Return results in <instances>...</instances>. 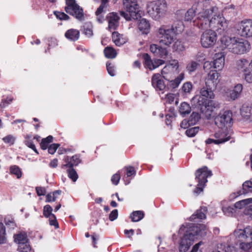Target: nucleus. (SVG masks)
Returning <instances> with one entry per match:
<instances>
[{
	"label": "nucleus",
	"instance_id": "ddd939ff",
	"mask_svg": "<svg viewBox=\"0 0 252 252\" xmlns=\"http://www.w3.org/2000/svg\"><path fill=\"white\" fill-rule=\"evenodd\" d=\"M217 41V34L212 30H207L203 32L200 38L201 45L204 48H209L214 46Z\"/></svg>",
	"mask_w": 252,
	"mask_h": 252
},
{
	"label": "nucleus",
	"instance_id": "72a5a7b5",
	"mask_svg": "<svg viewBox=\"0 0 252 252\" xmlns=\"http://www.w3.org/2000/svg\"><path fill=\"white\" fill-rule=\"evenodd\" d=\"M206 211V207H204L200 210H197L196 213L193 214L189 218L191 221H194L195 219H198L202 220L205 218V212Z\"/></svg>",
	"mask_w": 252,
	"mask_h": 252
},
{
	"label": "nucleus",
	"instance_id": "0eeeda50",
	"mask_svg": "<svg viewBox=\"0 0 252 252\" xmlns=\"http://www.w3.org/2000/svg\"><path fill=\"white\" fill-rule=\"evenodd\" d=\"M157 36L160 44L169 46L174 41L175 35L169 26H162L158 31Z\"/></svg>",
	"mask_w": 252,
	"mask_h": 252
},
{
	"label": "nucleus",
	"instance_id": "423d86ee",
	"mask_svg": "<svg viewBox=\"0 0 252 252\" xmlns=\"http://www.w3.org/2000/svg\"><path fill=\"white\" fill-rule=\"evenodd\" d=\"M195 179L197 181V186L194 190V192L199 194L203 191L205 184L208 182L207 178L212 175V171L206 166H204L197 169L195 173Z\"/></svg>",
	"mask_w": 252,
	"mask_h": 252
},
{
	"label": "nucleus",
	"instance_id": "39448f33",
	"mask_svg": "<svg viewBox=\"0 0 252 252\" xmlns=\"http://www.w3.org/2000/svg\"><path fill=\"white\" fill-rule=\"evenodd\" d=\"M123 5L126 12L121 11V15L126 20H136L140 17L137 0H123Z\"/></svg>",
	"mask_w": 252,
	"mask_h": 252
},
{
	"label": "nucleus",
	"instance_id": "774afa93",
	"mask_svg": "<svg viewBox=\"0 0 252 252\" xmlns=\"http://www.w3.org/2000/svg\"><path fill=\"white\" fill-rule=\"evenodd\" d=\"M118 216V211L117 209H115L113 210L111 213L109 215V220L111 221H113L115 220L117 218Z\"/></svg>",
	"mask_w": 252,
	"mask_h": 252
},
{
	"label": "nucleus",
	"instance_id": "2f4dec72",
	"mask_svg": "<svg viewBox=\"0 0 252 252\" xmlns=\"http://www.w3.org/2000/svg\"><path fill=\"white\" fill-rule=\"evenodd\" d=\"M174 70H173L169 66L166 65L161 70V74L162 77L165 80L169 81L174 74Z\"/></svg>",
	"mask_w": 252,
	"mask_h": 252
},
{
	"label": "nucleus",
	"instance_id": "4be33fe9",
	"mask_svg": "<svg viewBox=\"0 0 252 252\" xmlns=\"http://www.w3.org/2000/svg\"><path fill=\"white\" fill-rule=\"evenodd\" d=\"M224 54L221 52L216 54L213 61L214 67L219 71L221 70L224 67Z\"/></svg>",
	"mask_w": 252,
	"mask_h": 252
},
{
	"label": "nucleus",
	"instance_id": "052dcab7",
	"mask_svg": "<svg viewBox=\"0 0 252 252\" xmlns=\"http://www.w3.org/2000/svg\"><path fill=\"white\" fill-rule=\"evenodd\" d=\"M54 14L56 17L60 20H67L69 18V16L63 12L56 11L54 12Z\"/></svg>",
	"mask_w": 252,
	"mask_h": 252
},
{
	"label": "nucleus",
	"instance_id": "cd10ccee",
	"mask_svg": "<svg viewBox=\"0 0 252 252\" xmlns=\"http://www.w3.org/2000/svg\"><path fill=\"white\" fill-rule=\"evenodd\" d=\"M138 27L143 33L147 34L150 32V25L149 21L146 19L142 18L140 19Z\"/></svg>",
	"mask_w": 252,
	"mask_h": 252
},
{
	"label": "nucleus",
	"instance_id": "dca6fc26",
	"mask_svg": "<svg viewBox=\"0 0 252 252\" xmlns=\"http://www.w3.org/2000/svg\"><path fill=\"white\" fill-rule=\"evenodd\" d=\"M220 74L215 70L210 71L205 78V85L215 89L220 82Z\"/></svg>",
	"mask_w": 252,
	"mask_h": 252
},
{
	"label": "nucleus",
	"instance_id": "69168bd1",
	"mask_svg": "<svg viewBox=\"0 0 252 252\" xmlns=\"http://www.w3.org/2000/svg\"><path fill=\"white\" fill-rule=\"evenodd\" d=\"M249 63V62L245 59L239 60L238 62V65L240 68H243L246 67Z\"/></svg>",
	"mask_w": 252,
	"mask_h": 252
},
{
	"label": "nucleus",
	"instance_id": "3c124183",
	"mask_svg": "<svg viewBox=\"0 0 252 252\" xmlns=\"http://www.w3.org/2000/svg\"><path fill=\"white\" fill-rule=\"evenodd\" d=\"M10 171L11 174L15 175L17 178H20L22 176V172L20 168L16 165L11 166Z\"/></svg>",
	"mask_w": 252,
	"mask_h": 252
},
{
	"label": "nucleus",
	"instance_id": "4d7b16f0",
	"mask_svg": "<svg viewBox=\"0 0 252 252\" xmlns=\"http://www.w3.org/2000/svg\"><path fill=\"white\" fill-rule=\"evenodd\" d=\"M192 89V85L191 82L185 83L182 88V91L185 93H190Z\"/></svg>",
	"mask_w": 252,
	"mask_h": 252
},
{
	"label": "nucleus",
	"instance_id": "58836bf2",
	"mask_svg": "<svg viewBox=\"0 0 252 252\" xmlns=\"http://www.w3.org/2000/svg\"><path fill=\"white\" fill-rule=\"evenodd\" d=\"M144 216V213L141 211H136L132 212L130 215L131 220L133 222H137L141 220Z\"/></svg>",
	"mask_w": 252,
	"mask_h": 252
},
{
	"label": "nucleus",
	"instance_id": "bb28decb",
	"mask_svg": "<svg viewBox=\"0 0 252 252\" xmlns=\"http://www.w3.org/2000/svg\"><path fill=\"white\" fill-rule=\"evenodd\" d=\"M112 40L115 43V45L118 46L123 45L127 41V39L126 36L120 34L117 32H113Z\"/></svg>",
	"mask_w": 252,
	"mask_h": 252
},
{
	"label": "nucleus",
	"instance_id": "ea45409f",
	"mask_svg": "<svg viewBox=\"0 0 252 252\" xmlns=\"http://www.w3.org/2000/svg\"><path fill=\"white\" fill-rule=\"evenodd\" d=\"M104 53L106 58L109 59L115 58L117 55L116 51L111 47H107L104 50Z\"/></svg>",
	"mask_w": 252,
	"mask_h": 252
},
{
	"label": "nucleus",
	"instance_id": "79ce46f5",
	"mask_svg": "<svg viewBox=\"0 0 252 252\" xmlns=\"http://www.w3.org/2000/svg\"><path fill=\"white\" fill-rule=\"evenodd\" d=\"M61 193V191L60 190H56L53 193L51 192L48 193L46 196V202H50L55 201L57 196L60 195Z\"/></svg>",
	"mask_w": 252,
	"mask_h": 252
},
{
	"label": "nucleus",
	"instance_id": "f3484780",
	"mask_svg": "<svg viewBox=\"0 0 252 252\" xmlns=\"http://www.w3.org/2000/svg\"><path fill=\"white\" fill-rule=\"evenodd\" d=\"M53 209L49 205L44 206L43 214L45 218H49V223L51 225L54 226L56 228L59 227V224L57 222L55 215L52 214Z\"/></svg>",
	"mask_w": 252,
	"mask_h": 252
},
{
	"label": "nucleus",
	"instance_id": "1a4fd4ad",
	"mask_svg": "<svg viewBox=\"0 0 252 252\" xmlns=\"http://www.w3.org/2000/svg\"><path fill=\"white\" fill-rule=\"evenodd\" d=\"M215 123L219 128H231L232 114L228 110L221 111L215 118Z\"/></svg>",
	"mask_w": 252,
	"mask_h": 252
},
{
	"label": "nucleus",
	"instance_id": "5fc2aeb1",
	"mask_svg": "<svg viewBox=\"0 0 252 252\" xmlns=\"http://www.w3.org/2000/svg\"><path fill=\"white\" fill-rule=\"evenodd\" d=\"M162 99H164L166 103H171L175 99V94L172 93H168L164 96H161Z\"/></svg>",
	"mask_w": 252,
	"mask_h": 252
},
{
	"label": "nucleus",
	"instance_id": "864d4df0",
	"mask_svg": "<svg viewBox=\"0 0 252 252\" xmlns=\"http://www.w3.org/2000/svg\"><path fill=\"white\" fill-rule=\"evenodd\" d=\"M15 139V137L12 135H8L2 138L3 142L6 144H9V145H13Z\"/></svg>",
	"mask_w": 252,
	"mask_h": 252
},
{
	"label": "nucleus",
	"instance_id": "a878e982",
	"mask_svg": "<svg viewBox=\"0 0 252 252\" xmlns=\"http://www.w3.org/2000/svg\"><path fill=\"white\" fill-rule=\"evenodd\" d=\"M236 37H230L228 36H223L221 38L220 42L222 45V47L227 48L231 51V48L233 46V43L236 39Z\"/></svg>",
	"mask_w": 252,
	"mask_h": 252
},
{
	"label": "nucleus",
	"instance_id": "338daca9",
	"mask_svg": "<svg viewBox=\"0 0 252 252\" xmlns=\"http://www.w3.org/2000/svg\"><path fill=\"white\" fill-rule=\"evenodd\" d=\"M120 175L119 173H116L113 175L111 178V181L115 185H117L120 180Z\"/></svg>",
	"mask_w": 252,
	"mask_h": 252
},
{
	"label": "nucleus",
	"instance_id": "6ab92c4d",
	"mask_svg": "<svg viewBox=\"0 0 252 252\" xmlns=\"http://www.w3.org/2000/svg\"><path fill=\"white\" fill-rule=\"evenodd\" d=\"M152 85L157 90L163 91L165 88V85L160 74L156 73L153 75L152 78Z\"/></svg>",
	"mask_w": 252,
	"mask_h": 252
},
{
	"label": "nucleus",
	"instance_id": "f704fd0d",
	"mask_svg": "<svg viewBox=\"0 0 252 252\" xmlns=\"http://www.w3.org/2000/svg\"><path fill=\"white\" fill-rule=\"evenodd\" d=\"M179 111L180 114L184 117L191 112V107L189 103L183 102L180 105Z\"/></svg>",
	"mask_w": 252,
	"mask_h": 252
},
{
	"label": "nucleus",
	"instance_id": "aec40b11",
	"mask_svg": "<svg viewBox=\"0 0 252 252\" xmlns=\"http://www.w3.org/2000/svg\"><path fill=\"white\" fill-rule=\"evenodd\" d=\"M108 29L110 31L115 30L119 24V17L116 13L111 12L107 16Z\"/></svg>",
	"mask_w": 252,
	"mask_h": 252
},
{
	"label": "nucleus",
	"instance_id": "37998d69",
	"mask_svg": "<svg viewBox=\"0 0 252 252\" xmlns=\"http://www.w3.org/2000/svg\"><path fill=\"white\" fill-rule=\"evenodd\" d=\"M83 27V33L88 37L92 36L93 34L92 24L90 23H87Z\"/></svg>",
	"mask_w": 252,
	"mask_h": 252
},
{
	"label": "nucleus",
	"instance_id": "4c0bfd02",
	"mask_svg": "<svg viewBox=\"0 0 252 252\" xmlns=\"http://www.w3.org/2000/svg\"><path fill=\"white\" fill-rule=\"evenodd\" d=\"M172 49L174 51L178 52H183L185 50V47L181 40L174 38V41L173 42Z\"/></svg>",
	"mask_w": 252,
	"mask_h": 252
},
{
	"label": "nucleus",
	"instance_id": "9b49d317",
	"mask_svg": "<svg viewBox=\"0 0 252 252\" xmlns=\"http://www.w3.org/2000/svg\"><path fill=\"white\" fill-rule=\"evenodd\" d=\"M235 28L237 33L243 37H250L252 36V20H245L238 23Z\"/></svg>",
	"mask_w": 252,
	"mask_h": 252
},
{
	"label": "nucleus",
	"instance_id": "680f3d73",
	"mask_svg": "<svg viewBox=\"0 0 252 252\" xmlns=\"http://www.w3.org/2000/svg\"><path fill=\"white\" fill-rule=\"evenodd\" d=\"M135 172H136L134 168L132 166H129L126 168V175L127 177H130L131 176H134Z\"/></svg>",
	"mask_w": 252,
	"mask_h": 252
},
{
	"label": "nucleus",
	"instance_id": "2eb2a0df",
	"mask_svg": "<svg viewBox=\"0 0 252 252\" xmlns=\"http://www.w3.org/2000/svg\"><path fill=\"white\" fill-rule=\"evenodd\" d=\"M243 89V86L241 84H237L233 89L226 90L224 93V96L228 101H234L240 96Z\"/></svg>",
	"mask_w": 252,
	"mask_h": 252
},
{
	"label": "nucleus",
	"instance_id": "49530a36",
	"mask_svg": "<svg viewBox=\"0 0 252 252\" xmlns=\"http://www.w3.org/2000/svg\"><path fill=\"white\" fill-rule=\"evenodd\" d=\"M68 177L71 179L73 182H76L78 179V176L76 171L73 167L68 168L67 169Z\"/></svg>",
	"mask_w": 252,
	"mask_h": 252
},
{
	"label": "nucleus",
	"instance_id": "6e6d98bb",
	"mask_svg": "<svg viewBox=\"0 0 252 252\" xmlns=\"http://www.w3.org/2000/svg\"><path fill=\"white\" fill-rule=\"evenodd\" d=\"M198 127H193L187 129L186 133L188 137H193L198 132Z\"/></svg>",
	"mask_w": 252,
	"mask_h": 252
},
{
	"label": "nucleus",
	"instance_id": "de8ad7c7",
	"mask_svg": "<svg viewBox=\"0 0 252 252\" xmlns=\"http://www.w3.org/2000/svg\"><path fill=\"white\" fill-rule=\"evenodd\" d=\"M53 137L51 135L48 136L46 138H43L40 143V147L42 149L46 150L48 146V144L52 141Z\"/></svg>",
	"mask_w": 252,
	"mask_h": 252
},
{
	"label": "nucleus",
	"instance_id": "a19ab883",
	"mask_svg": "<svg viewBox=\"0 0 252 252\" xmlns=\"http://www.w3.org/2000/svg\"><path fill=\"white\" fill-rule=\"evenodd\" d=\"M198 66V63L194 61H190L186 66V69L189 73L194 72Z\"/></svg>",
	"mask_w": 252,
	"mask_h": 252
},
{
	"label": "nucleus",
	"instance_id": "5701e85b",
	"mask_svg": "<svg viewBox=\"0 0 252 252\" xmlns=\"http://www.w3.org/2000/svg\"><path fill=\"white\" fill-rule=\"evenodd\" d=\"M64 160L65 164L63 165V168L73 167L74 166L78 165L81 162L78 155H74L72 157L66 156L64 158Z\"/></svg>",
	"mask_w": 252,
	"mask_h": 252
},
{
	"label": "nucleus",
	"instance_id": "6e6552de",
	"mask_svg": "<svg viewBox=\"0 0 252 252\" xmlns=\"http://www.w3.org/2000/svg\"><path fill=\"white\" fill-rule=\"evenodd\" d=\"M214 134L215 139L208 138L206 140L207 144L214 143L219 145L223 144L231 139L233 132L231 128H219Z\"/></svg>",
	"mask_w": 252,
	"mask_h": 252
},
{
	"label": "nucleus",
	"instance_id": "13d9d810",
	"mask_svg": "<svg viewBox=\"0 0 252 252\" xmlns=\"http://www.w3.org/2000/svg\"><path fill=\"white\" fill-rule=\"evenodd\" d=\"M4 222L6 225L9 226L11 228H14L15 226L14 219L10 216H6L4 218Z\"/></svg>",
	"mask_w": 252,
	"mask_h": 252
},
{
	"label": "nucleus",
	"instance_id": "c85d7f7f",
	"mask_svg": "<svg viewBox=\"0 0 252 252\" xmlns=\"http://www.w3.org/2000/svg\"><path fill=\"white\" fill-rule=\"evenodd\" d=\"M64 35L68 40L74 41L79 39L80 36V32L77 30L71 29L65 32Z\"/></svg>",
	"mask_w": 252,
	"mask_h": 252
},
{
	"label": "nucleus",
	"instance_id": "7c9ffc66",
	"mask_svg": "<svg viewBox=\"0 0 252 252\" xmlns=\"http://www.w3.org/2000/svg\"><path fill=\"white\" fill-rule=\"evenodd\" d=\"M213 88L205 86L200 89V95L205 98L213 99L215 97L213 91Z\"/></svg>",
	"mask_w": 252,
	"mask_h": 252
},
{
	"label": "nucleus",
	"instance_id": "412c9836",
	"mask_svg": "<svg viewBox=\"0 0 252 252\" xmlns=\"http://www.w3.org/2000/svg\"><path fill=\"white\" fill-rule=\"evenodd\" d=\"M145 65L149 69L153 70L164 63V61L160 59L152 60L148 54L144 55Z\"/></svg>",
	"mask_w": 252,
	"mask_h": 252
},
{
	"label": "nucleus",
	"instance_id": "f8f14e48",
	"mask_svg": "<svg viewBox=\"0 0 252 252\" xmlns=\"http://www.w3.org/2000/svg\"><path fill=\"white\" fill-rule=\"evenodd\" d=\"M14 242L18 244V251L20 252H29L31 248L26 232H20L14 236Z\"/></svg>",
	"mask_w": 252,
	"mask_h": 252
},
{
	"label": "nucleus",
	"instance_id": "a18cd8bd",
	"mask_svg": "<svg viewBox=\"0 0 252 252\" xmlns=\"http://www.w3.org/2000/svg\"><path fill=\"white\" fill-rule=\"evenodd\" d=\"M243 190L244 193L252 192V180L247 181L243 183Z\"/></svg>",
	"mask_w": 252,
	"mask_h": 252
},
{
	"label": "nucleus",
	"instance_id": "f257e3e1",
	"mask_svg": "<svg viewBox=\"0 0 252 252\" xmlns=\"http://www.w3.org/2000/svg\"><path fill=\"white\" fill-rule=\"evenodd\" d=\"M218 7L212 6L209 9H203L197 14L194 21L199 28L205 30L210 27L212 30L216 31L218 33H222L227 27L224 18L220 15H217Z\"/></svg>",
	"mask_w": 252,
	"mask_h": 252
},
{
	"label": "nucleus",
	"instance_id": "c9c22d12",
	"mask_svg": "<svg viewBox=\"0 0 252 252\" xmlns=\"http://www.w3.org/2000/svg\"><path fill=\"white\" fill-rule=\"evenodd\" d=\"M241 114L244 118H250L252 117V105H243L241 109Z\"/></svg>",
	"mask_w": 252,
	"mask_h": 252
},
{
	"label": "nucleus",
	"instance_id": "4468645a",
	"mask_svg": "<svg viewBox=\"0 0 252 252\" xmlns=\"http://www.w3.org/2000/svg\"><path fill=\"white\" fill-rule=\"evenodd\" d=\"M250 49L251 45L248 41L237 38L230 52L241 55L247 53Z\"/></svg>",
	"mask_w": 252,
	"mask_h": 252
},
{
	"label": "nucleus",
	"instance_id": "c03bdc74",
	"mask_svg": "<svg viewBox=\"0 0 252 252\" xmlns=\"http://www.w3.org/2000/svg\"><path fill=\"white\" fill-rule=\"evenodd\" d=\"M244 78L248 83H252V70L250 68H246L243 70Z\"/></svg>",
	"mask_w": 252,
	"mask_h": 252
},
{
	"label": "nucleus",
	"instance_id": "0e129e2a",
	"mask_svg": "<svg viewBox=\"0 0 252 252\" xmlns=\"http://www.w3.org/2000/svg\"><path fill=\"white\" fill-rule=\"evenodd\" d=\"M106 68L108 73L112 76L115 75V69L114 66L111 63H107Z\"/></svg>",
	"mask_w": 252,
	"mask_h": 252
},
{
	"label": "nucleus",
	"instance_id": "8fccbe9b",
	"mask_svg": "<svg viewBox=\"0 0 252 252\" xmlns=\"http://www.w3.org/2000/svg\"><path fill=\"white\" fill-rule=\"evenodd\" d=\"M5 230L3 224L0 222V244H4L6 242Z\"/></svg>",
	"mask_w": 252,
	"mask_h": 252
},
{
	"label": "nucleus",
	"instance_id": "20e7f679",
	"mask_svg": "<svg viewBox=\"0 0 252 252\" xmlns=\"http://www.w3.org/2000/svg\"><path fill=\"white\" fill-rule=\"evenodd\" d=\"M147 12L155 20H159L167 13V3L165 0H156L148 3Z\"/></svg>",
	"mask_w": 252,
	"mask_h": 252
},
{
	"label": "nucleus",
	"instance_id": "f03ea898",
	"mask_svg": "<svg viewBox=\"0 0 252 252\" xmlns=\"http://www.w3.org/2000/svg\"><path fill=\"white\" fill-rule=\"evenodd\" d=\"M231 238L233 239L231 242L219 244L217 249L212 252H237L233 243L239 245L240 248L244 251H249L252 247V227H238L231 235Z\"/></svg>",
	"mask_w": 252,
	"mask_h": 252
},
{
	"label": "nucleus",
	"instance_id": "e433bc0d",
	"mask_svg": "<svg viewBox=\"0 0 252 252\" xmlns=\"http://www.w3.org/2000/svg\"><path fill=\"white\" fill-rule=\"evenodd\" d=\"M170 28L173 29V32L176 35L181 33L184 31V26L182 21H178L174 23Z\"/></svg>",
	"mask_w": 252,
	"mask_h": 252
},
{
	"label": "nucleus",
	"instance_id": "393cba45",
	"mask_svg": "<svg viewBox=\"0 0 252 252\" xmlns=\"http://www.w3.org/2000/svg\"><path fill=\"white\" fill-rule=\"evenodd\" d=\"M252 203V198H249L236 202L234 204V206L235 209H242L249 205L250 209L252 211V213H251V217L252 218V204H251ZM249 226L252 227V226H249Z\"/></svg>",
	"mask_w": 252,
	"mask_h": 252
},
{
	"label": "nucleus",
	"instance_id": "b1692460",
	"mask_svg": "<svg viewBox=\"0 0 252 252\" xmlns=\"http://www.w3.org/2000/svg\"><path fill=\"white\" fill-rule=\"evenodd\" d=\"M150 51L155 56L163 58L166 57L168 54V52L166 48L155 44H152L150 46Z\"/></svg>",
	"mask_w": 252,
	"mask_h": 252
},
{
	"label": "nucleus",
	"instance_id": "c756f323",
	"mask_svg": "<svg viewBox=\"0 0 252 252\" xmlns=\"http://www.w3.org/2000/svg\"><path fill=\"white\" fill-rule=\"evenodd\" d=\"M207 99L200 95H196L191 100V104L195 107L200 108L206 104Z\"/></svg>",
	"mask_w": 252,
	"mask_h": 252
},
{
	"label": "nucleus",
	"instance_id": "7ed1b4c3",
	"mask_svg": "<svg viewBox=\"0 0 252 252\" xmlns=\"http://www.w3.org/2000/svg\"><path fill=\"white\" fill-rule=\"evenodd\" d=\"M181 237L179 246L180 252H186L194 241L206 233V227L204 224L195 225L193 224L183 225L179 230Z\"/></svg>",
	"mask_w": 252,
	"mask_h": 252
},
{
	"label": "nucleus",
	"instance_id": "a211bd4d",
	"mask_svg": "<svg viewBox=\"0 0 252 252\" xmlns=\"http://www.w3.org/2000/svg\"><path fill=\"white\" fill-rule=\"evenodd\" d=\"M200 119V116L198 113L193 112L188 120L185 119L181 123V127L186 129L189 126L195 125Z\"/></svg>",
	"mask_w": 252,
	"mask_h": 252
},
{
	"label": "nucleus",
	"instance_id": "e2e57ef3",
	"mask_svg": "<svg viewBox=\"0 0 252 252\" xmlns=\"http://www.w3.org/2000/svg\"><path fill=\"white\" fill-rule=\"evenodd\" d=\"M60 145L59 144H51L48 147V152L50 154H54L58 148L59 147Z\"/></svg>",
	"mask_w": 252,
	"mask_h": 252
},
{
	"label": "nucleus",
	"instance_id": "9d476101",
	"mask_svg": "<svg viewBox=\"0 0 252 252\" xmlns=\"http://www.w3.org/2000/svg\"><path fill=\"white\" fill-rule=\"evenodd\" d=\"M65 11L76 19L81 20L84 17L83 9L76 3L75 0H66Z\"/></svg>",
	"mask_w": 252,
	"mask_h": 252
},
{
	"label": "nucleus",
	"instance_id": "bf43d9fd",
	"mask_svg": "<svg viewBox=\"0 0 252 252\" xmlns=\"http://www.w3.org/2000/svg\"><path fill=\"white\" fill-rule=\"evenodd\" d=\"M167 65L169 66V67H170V68H171L174 71H176L179 67V62L176 60H173L170 61L169 63Z\"/></svg>",
	"mask_w": 252,
	"mask_h": 252
},
{
	"label": "nucleus",
	"instance_id": "473e14b6",
	"mask_svg": "<svg viewBox=\"0 0 252 252\" xmlns=\"http://www.w3.org/2000/svg\"><path fill=\"white\" fill-rule=\"evenodd\" d=\"M184 73H181L174 80H169V86L172 89L177 88L184 78Z\"/></svg>",
	"mask_w": 252,
	"mask_h": 252
},
{
	"label": "nucleus",
	"instance_id": "603ef678",
	"mask_svg": "<svg viewBox=\"0 0 252 252\" xmlns=\"http://www.w3.org/2000/svg\"><path fill=\"white\" fill-rule=\"evenodd\" d=\"M195 12L193 9H189L185 14V20L186 21H191L195 16Z\"/></svg>",
	"mask_w": 252,
	"mask_h": 252
},
{
	"label": "nucleus",
	"instance_id": "09e8293b",
	"mask_svg": "<svg viewBox=\"0 0 252 252\" xmlns=\"http://www.w3.org/2000/svg\"><path fill=\"white\" fill-rule=\"evenodd\" d=\"M222 211L224 215L230 216L235 213V208L234 206L222 207Z\"/></svg>",
	"mask_w": 252,
	"mask_h": 252
}]
</instances>
